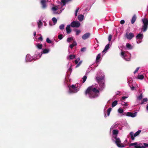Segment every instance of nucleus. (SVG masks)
<instances>
[{
	"label": "nucleus",
	"mask_w": 148,
	"mask_h": 148,
	"mask_svg": "<svg viewBox=\"0 0 148 148\" xmlns=\"http://www.w3.org/2000/svg\"><path fill=\"white\" fill-rule=\"evenodd\" d=\"M118 133V131L117 130H113L112 131V133L113 135V136H117V135Z\"/></svg>",
	"instance_id": "16"
},
{
	"label": "nucleus",
	"mask_w": 148,
	"mask_h": 148,
	"mask_svg": "<svg viewBox=\"0 0 148 148\" xmlns=\"http://www.w3.org/2000/svg\"><path fill=\"white\" fill-rule=\"evenodd\" d=\"M130 146H134V148H145V147H148V144L136 142L130 144Z\"/></svg>",
	"instance_id": "2"
},
{
	"label": "nucleus",
	"mask_w": 148,
	"mask_h": 148,
	"mask_svg": "<svg viewBox=\"0 0 148 148\" xmlns=\"http://www.w3.org/2000/svg\"><path fill=\"white\" fill-rule=\"evenodd\" d=\"M80 58H77L76 60H75V62L76 64H77L78 62L80 60Z\"/></svg>",
	"instance_id": "40"
},
{
	"label": "nucleus",
	"mask_w": 148,
	"mask_h": 148,
	"mask_svg": "<svg viewBox=\"0 0 148 148\" xmlns=\"http://www.w3.org/2000/svg\"><path fill=\"white\" fill-rule=\"evenodd\" d=\"M112 109L111 108H108L107 110V116H109L110 112L111 110ZM105 117H106L107 116L105 114Z\"/></svg>",
	"instance_id": "24"
},
{
	"label": "nucleus",
	"mask_w": 148,
	"mask_h": 148,
	"mask_svg": "<svg viewBox=\"0 0 148 148\" xmlns=\"http://www.w3.org/2000/svg\"><path fill=\"white\" fill-rule=\"evenodd\" d=\"M130 88L132 90H133L134 89V87L133 86L132 87H130Z\"/></svg>",
	"instance_id": "54"
},
{
	"label": "nucleus",
	"mask_w": 148,
	"mask_h": 148,
	"mask_svg": "<svg viewBox=\"0 0 148 148\" xmlns=\"http://www.w3.org/2000/svg\"><path fill=\"white\" fill-rule=\"evenodd\" d=\"M123 110L121 108H120L118 110V112L120 114H122L123 112Z\"/></svg>",
	"instance_id": "32"
},
{
	"label": "nucleus",
	"mask_w": 148,
	"mask_h": 148,
	"mask_svg": "<svg viewBox=\"0 0 148 148\" xmlns=\"http://www.w3.org/2000/svg\"><path fill=\"white\" fill-rule=\"evenodd\" d=\"M126 47L129 49H132V46L129 43H127L126 44Z\"/></svg>",
	"instance_id": "33"
},
{
	"label": "nucleus",
	"mask_w": 148,
	"mask_h": 148,
	"mask_svg": "<svg viewBox=\"0 0 148 148\" xmlns=\"http://www.w3.org/2000/svg\"><path fill=\"white\" fill-rule=\"evenodd\" d=\"M147 109L148 110V105H147Z\"/></svg>",
	"instance_id": "57"
},
{
	"label": "nucleus",
	"mask_w": 148,
	"mask_h": 148,
	"mask_svg": "<svg viewBox=\"0 0 148 148\" xmlns=\"http://www.w3.org/2000/svg\"><path fill=\"white\" fill-rule=\"evenodd\" d=\"M80 25V23L79 21H74L71 22V26L72 27H79Z\"/></svg>",
	"instance_id": "9"
},
{
	"label": "nucleus",
	"mask_w": 148,
	"mask_h": 148,
	"mask_svg": "<svg viewBox=\"0 0 148 148\" xmlns=\"http://www.w3.org/2000/svg\"><path fill=\"white\" fill-rule=\"evenodd\" d=\"M62 7H60L59 5L55 6L52 8V10L53 13L54 14H58L61 13L62 10Z\"/></svg>",
	"instance_id": "3"
},
{
	"label": "nucleus",
	"mask_w": 148,
	"mask_h": 148,
	"mask_svg": "<svg viewBox=\"0 0 148 148\" xmlns=\"http://www.w3.org/2000/svg\"><path fill=\"white\" fill-rule=\"evenodd\" d=\"M52 21L54 23L53 25H55L57 23V20L56 18L53 17L52 19Z\"/></svg>",
	"instance_id": "34"
},
{
	"label": "nucleus",
	"mask_w": 148,
	"mask_h": 148,
	"mask_svg": "<svg viewBox=\"0 0 148 148\" xmlns=\"http://www.w3.org/2000/svg\"><path fill=\"white\" fill-rule=\"evenodd\" d=\"M73 40V37H70L68 38L67 40V41L68 42H69L72 40Z\"/></svg>",
	"instance_id": "28"
},
{
	"label": "nucleus",
	"mask_w": 148,
	"mask_h": 148,
	"mask_svg": "<svg viewBox=\"0 0 148 148\" xmlns=\"http://www.w3.org/2000/svg\"><path fill=\"white\" fill-rule=\"evenodd\" d=\"M117 126V124H113L111 127L110 130L112 129V130L115 128Z\"/></svg>",
	"instance_id": "35"
},
{
	"label": "nucleus",
	"mask_w": 148,
	"mask_h": 148,
	"mask_svg": "<svg viewBox=\"0 0 148 148\" xmlns=\"http://www.w3.org/2000/svg\"><path fill=\"white\" fill-rule=\"evenodd\" d=\"M50 49H45L43 50V51L42 53H41L40 54H39L38 55V58H39L41 57V56L42 55V53H48L50 51Z\"/></svg>",
	"instance_id": "13"
},
{
	"label": "nucleus",
	"mask_w": 148,
	"mask_h": 148,
	"mask_svg": "<svg viewBox=\"0 0 148 148\" xmlns=\"http://www.w3.org/2000/svg\"><path fill=\"white\" fill-rule=\"evenodd\" d=\"M84 49L83 48H82L81 49V51H83V50H84Z\"/></svg>",
	"instance_id": "56"
},
{
	"label": "nucleus",
	"mask_w": 148,
	"mask_h": 148,
	"mask_svg": "<svg viewBox=\"0 0 148 148\" xmlns=\"http://www.w3.org/2000/svg\"><path fill=\"white\" fill-rule=\"evenodd\" d=\"M139 69V67H138L136 68V70L134 71V74L136 73H137V72L138 71Z\"/></svg>",
	"instance_id": "51"
},
{
	"label": "nucleus",
	"mask_w": 148,
	"mask_h": 148,
	"mask_svg": "<svg viewBox=\"0 0 148 148\" xmlns=\"http://www.w3.org/2000/svg\"><path fill=\"white\" fill-rule=\"evenodd\" d=\"M75 56L74 55H71L68 56L67 58L69 59H73L75 58Z\"/></svg>",
	"instance_id": "20"
},
{
	"label": "nucleus",
	"mask_w": 148,
	"mask_h": 148,
	"mask_svg": "<svg viewBox=\"0 0 148 148\" xmlns=\"http://www.w3.org/2000/svg\"><path fill=\"white\" fill-rule=\"evenodd\" d=\"M121 101V104L122 106H123L124 107L128 106V105L127 103L124 102L123 101Z\"/></svg>",
	"instance_id": "26"
},
{
	"label": "nucleus",
	"mask_w": 148,
	"mask_h": 148,
	"mask_svg": "<svg viewBox=\"0 0 148 148\" xmlns=\"http://www.w3.org/2000/svg\"><path fill=\"white\" fill-rule=\"evenodd\" d=\"M136 19V16L134 15L132 17L131 20V23L132 24L134 23Z\"/></svg>",
	"instance_id": "19"
},
{
	"label": "nucleus",
	"mask_w": 148,
	"mask_h": 148,
	"mask_svg": "<svg viewBox=\"0 0 148 148\" xmlns=\"http://www.w3.org/2000/svg\"><path fill=\"white\" fill-rule=\"evenodd\" d=\"M39 58L38 57H36L35 56L34 57H32L30 55L27 54L26 56V60L27 61H31L33 59H36Z\"/></svg>",
	"instance_id": "8"
},
{
	"label": "nucleus",
	"mask_w": 148,
	"mask_h": 148,
	"mask_svg": "<svg viewBox=\"0 0 148 148\" xmlns=\"http://www.w3.org/2000/svg\"><path fill=\"white\" fill-rule=\"evenodd\" d=\"M143 37V34H139L136 36V38H138L139 39H142Z\"/></svg>",
	"instance_id": "17"
},
{
	"label": "nucleus",
	"mask_w": 148,
	"mask_h": 148,
	"mask_svg": "<svg viewBox=\"0 0 148 148\" xmlns=\"http://www.w3.org/2000/svg\"><path fill=\"white\" fill-rule=\"evenodd\" d=\"M137 78L140 79H143L144 78V76L143 75H138Z\"/></svg>",
	"instance_id": "30"
},
{
	"label": "nucleus",
	"mask_w": 148,
	"mask_h": 148,
	"mask_svg": "<svg viewBox=\"0 0 148 148\" xmlns=\"http://www.w3.org/2000/svg\"><path fill=\"white\" fill-rule=\"evenodd\" d=\"M115 140L113 139V141L115 142L117 146L119 147H125V145L121 143V141L119 138L117 136H113Z\"/></svg>",
	"instance_id": "4"
},
{
	"label": "nucleus",
	"mask_w": 148,
	"mask_h": 148,
	"mask_svg": "<svg viewBox=\"0 0 148 148\" xmlns=\"http://www.w3.org/2000/svg\"><path fill=\"white\" fill-rule=\"evenodd\" d=\"M110 47V45L109 44H107L105 46L104 49L102 51L103 52H104L106 51Z\"/></svg>",
	"instance_id": "21"
},
{
	"label": "nucleus",
	"mask_w": 148,
	"mask_h": 148,
	"mask_svg": "<svg viewBox=\"0 0 148 148\" xmlns=\"http://www.w3.org/2000/svg\"><path fill=\"white\" fill-rule=\"evenodd\" d=\"M64 25L63 24L59 26V28L60 29H63L64 28Z\"/></svg>",
	"instance_id": "43"
},
{
	"label": "nucleus",
	"mask_w": 148,
	"mask_h": 148,
	"mask_svg": "<svg viewBox=\"0 0 148 148\" xmlns=\"http://www.w3.org/2000/svg\"><path fill=\"white\" fill-rule=\"evenodd\" d=\"M50 25H52L50 23Z\"/></svg>",
	"instance_id": "59"
},
{
	"label": "nucleus",
	"mask_w": 148,
	"mask_h": 148,
	"mask_svg": "<svg viewBox=\"0 0 148 148\" xmlns=\"http://www.w3.org/2000/svg\"><path fill=\"white\" fill-rule=\"evenodd\" d=\"M121 57L125 60L129 61L130 60V54L128 53L125 51H122L121 53Z\"/></svg>",
	"instance_id": "5"
},
{
	"label": "nucleus",
	"mask_w": 148,
	"mask_h": 148,
	"mask_svg": "<svg viewBox=\"0 0 148 148\" xmlns=\"http://www.w3.org/2000/svg\"><path fill=\"white\" fill-rule=\"evenodd\" d=\"M66 0H62L61 4L62 5L64 6L66 4V3L67 2Z\"/></svg>",
	"instance_id": "36"
},
{
	"label": "nucleus",
	"mask_w": 148,
	"mask_h": 148,
	"mask_svg": "<svg viewBox=\"0 0 148 148\" xmlns=\"http://www.w3.org/2000/svg\"><path fill=\"white\" fill-rule=\"evenodd\" d=\"M120 23L121 24H123L125 23V21L123 20H122L121 21Z\"/></svg>",
	"instance_id": "52"
},
{
	"label": "nucleus",
	"mask_w": 148,
	"mask_h": 148,
	"mask_svg": "<svg viewBox=\"0 0 148 148\" xmlns=\"http://www.w3.org/2000/svg\"><path fill=\"white\" fill-rule=\"evenodd\" d=\"M100 58V54H99L97 57H96V60L97 61Z\"/></svg>",
	"instance_id": "45"
},
{
	"label": "nucleus",
	"mask_w": 148,
	"mask_h": 148,
	"mask_svg": "<svg viewBox=\"0 0 148 148\" xmlns=\"http://www.w3.org/2000/svg\"><path fill=\"white\" fill-rule=\"evenodd\" d=\"M87 78V77L86 76H84L82 78V82L83 83H84Z\"/></svg>",
	"instance_id": "42"
},
{
	"label": "nucleus",
	"mask_w": 148,
	"mask_h": 148,
	"mask_svg": "<svg viewBox=\"0 0 148 148\" xmlns=\"http://www.w3.org/2000/svg\"><path fill=\"white\" fill-rule=\"evenodd\" d=\"M38 39L39 40H40L41 41H42V36H41L40 37H39L38 38Z\"/></svg>",
	"instance_id": "53"
},
{
	"label": "nucleus",
	"mask_w": 148,
	"mask_h": 148,
	"mask_svg": "<svg viewBox=\"0 0 148 148\" xmlns=\"http://www.w3.org/2000/svg\"><path fill=\"white\" fill-rule=\"evenodd\" d=\"M58 38L60 39V40H61L62 39V38H63V37H62V35H59L58 36Z\"/></svg>",
	"instance_id": "50"
},
{
	"label": "nucleus",
	"mask_w": 148,
	"mask_h": 148,
	"mask_svg": "<svg viewBox=\"0 0 148 148\" xmlns=\"http://www.w3.org/2000/svg\"><path fill=\"white\" fill-rule=\"evenodd\" d=\"M76 32V35H77L79 34L81 32V31L80 30H75Z\"/></svg>",
	"instance_id": "41"
},
{
	"label": "nucleus",
	"mask_w": 148,
	"mask_h": 148,
	"mask_svg": "<svg viewBox=\"0 0 148 148\" xmlns=\"http://www.w3.org/2000/svg\"><path fill=\"white\" fill-rule=\"evenodd\" d=\"M130 134L132 139L133 140H134V137L135 136H134V133L132 132H131L130 133Z\"/></svg>",
	"instance_id": "22"
},
{
	"label": "nucleus",
	"mask_w": 148,
	"mask_h": 148,
	"mask_svg": "<svg viewBox=\"0 0 148 148\" xmlns=\"http://www.w3.org/2000/svg\"><path fill=\"white\" fill-rule=\"evenodd\" d=\"M127 97H126L124 96L122 97L121 99V101H123V100H124L125 99L127 98Z\"/></svg>",
	"instance_id": "48"
},
{
	"label": "nucleus",
	"mask_w": 148,
	"mask_h": 148,
	"mask_svg": "<svg viewBox=\"0 0 148 148\" xmlns=\"http://www.w3.org/2000/svg\"><path fill=\"white\" fill-rule=\"evenodd\" d=\"M125 37L127 39L130 40L134 37V34L132 33H127L125 35Z\"/></svg>",
	"instance_id": "10"
},
{
	"label": "nucleus",
	"mask_w": 148,
	"mask_h": 148,
	"mask_svg": "<svg viewBox=\"0 0 148 148\" xmlns=\"http://www.w3.org/2000/svg\"><path fill=\"white\" fill-rule=\"evenodd\" d=\"M112 39V35L111 34L109 35L108 38V40L109 41H110Z\"/></svg>",
	"instance_id": "47"
},
{
	"label": "nucleus",
	"mask_w": 148,
	"mask_h": 148,
	"mask_svg": "<svg viewBox=\"0 0 148 148\" xmlns=\"http://www.w3.org/2000/svg\"><path fill=\"white\" fill-rule=\"evenodd\" d=\"M36 45L37 47L39 49H41L42 48V44L38 43L36 44Z\"/></svg>",
	"instance_id": "25"
},
{
	"label": "nucleus",
	"mask_w": 148,
	"mask_h": 148,
	"mask_svg": "<svg viewBox=\"0 0 148 148\" xmlns=\"http://www.w3.org/2000/svg\"><path fill=\"white\" fill-rule=\"evenodd\" d=\"M136 112L132 113L130 112H127L125 113L124 115H126L127 116H130L132 117H134L136 116Z\"/></svg>",
	"instance_id": "11"
},
{
	"label": "nucleus",
	"mask_w": 148,
	"mask_h": 148,
	"mask_svg": "<svg viewBox=\"0 0 148 148\" xmlns=\"http://www.w3.org/2000/svg\"><path fill=\"white\" fill-rule=\"evenodd\" d=\"M48 0H42L41 1V3L42 5V8L43 9H45L46 8L47 5L46 4L45 2L48 1Z\"/></svg>",
	"instance_id": "12"
},
{
	"label": "nucleus",
	"mask_w": 148,
	"mask_h": 148,
	"mask_svg": "<svg viewBox=\"0 0 148 148\" xmlns=\"http://www.w3.org/2000/svg\"><path fill=\"white\" fill-rule=\"evenodd\" d=\"M79 10V8H77L76 10L75 11V15L76 16H77V12Z\"/></svg>",
	"instance_id": "49"
},
{
	"label": "nucleus",
	"mask_w": 148,
	"mask_h": 148,
	"mask_svg": "<svg viewBox=\"0 0 148 148\" xmlns=\"http://www.w3.org/2000/svg\"><path fill=\"white\" fill-rule=\"evenodd\" d=\"M148 100L147 99V98H145L143 100L142 103H141V104H143L145 102H146Z\"/></svg>",
	"instance_id": "39"
},
{
	"label": "nucleus",
	"mask_w": 148,
	"mask_h": 148,
	"mask_svg": "<svg viewBox=\"0 0 148 148\" xmlns=\"http://www.w3.org/2000/svg\"><path fill=\"white\" fill-rule=\"evenodd\" d=\"M82 61H80L78 64L77 65V66H76V68H77L78 67L79 65L81 64L82 63Z\"/></svg>",
	"instance_id": "46"
},
{
	"label": "nucleus",
	"mask_w": 148,
	"mask_h": 148,
	"mask_svg": "<svg viewBox=\"0 0 148 148\" xmlns=\"http://www.w3.org/2000/svg\"><path fill=\"white\" fill-rule=\"evenodd\" d=\"M142 21L143 23V28L144 32H145L147 30L148 26V19L144 18L142 19Z\"/></svg>",
	"instance_id": "6"
},
{
	"label": "nucleus",
	"mask_w": 148,
	"mask_h": 148,
	"mask_svg": "<svg viewBox=\"0 0 148 148\" xmlns=\"http://www.w3.org/2000/svg\"><path fill=\"white\" fill-rule=\"evenodd\" d=\"M77 45L76 42L75 41H74L73 43L70 45L69 47L71 48H73L74 46H76Z\"/></svg>",
	"instance_id": "23"
},
{
	"label": "nucleus",
	"mask_w": 148,
	"mask_h": 148,
	"mask_svg": "<svg viewBox=\"0 0 148 148\" xmlns=\"http://www.w3.org/2000/svg\"><path fill=\"white\" fill-rule=\"evenodd\" d=\"M118 103V101H114L112 103V107H115L117 104Z\"/></svg>",
	"instance_id": "29"
},
{
	"label": "nucleus",
	"mask_w": 148,
	"mask_h": 148,
	"mask_svg": "<svg viewBox=\"0 0 148 148\" xmlns=\"http://www.w3.org/2000/svg\"><path fill=\"white\" fill-rule=\"evenodd\" d=\"M76 85H72L71 86H68L69 90L70 93L76 92L79 90V88H77Z\"/></svg>",
	"instance_id": "7"
},
{
	"label": "nucleus",
	"mask_w": 148,
	"mask_h": 148,
	"mask_svg": "<svg viewBox=\"0 0 148 148\" xmlns=\"http://www.w3.org/2000/svg\"><path fill=\"white\" fill-rule=\"evenodd\" d=\"M90 34L89 33H87L84 34L82 37L83 40H86L90 36Z\"/></svg>",
	"instance_id": "14"
},
{
	"label": "nucleus",
	"mask_w": 148,
	"mask_h": 148,
	"mask_svg": "<svg viewBox=\"0 0 148 148\" xmlns=\"http://www.w3.org/2000/svg\"><path fill=\"white\" fill-rule=\"evenodd\" d=\"M141 130H138L134 134V136L136 137L141 132Z\"/></svg>",
	"instance_id": "31"
},
{
	"label": "nucleus",
	"mask_w": 148,
	"mask_h": 148,
	"mask_svg": "<svg viewBox=\"0 0 148 148\" xmlns=\"http://www.w3.org/2000/svg\"><path fill=\"white\" fill-rule=\"evenodd\" d=\"M47 42L49 43H51L52 42V41L51 40H50L49 38H47L46 40Z\"/></svg>",
	"instance_id": "44"
},
{
	"label": "nucleus",
	"mask_w": 148,
	"mask_h": 148,
	"mask_svg": "<svg viewBox=\"0 0 148 148\" xmlns=\"http://www.w3.org/2000/svg\"><path fill=\"white\" fill-rule=\"evenodd\" d=\"M71 25H68L66 28V32L67 34H69L71 33V29L70 28Z\"/></svg>",
	"instance_id": "15"
},
{
	"label": "nucleus",
	"mask_w": 148,
	"mask_h": 148,
	"mask_svg": "<svg viewBox=\"0 0 148 148\" xmlns=\"http://www.w3.org/2000/svg\"><path fill=\"white\" fill-rule=\"evenodd\" d=\"M136 38V42L137 43L139 44L142 41V39H139L138 38Z\"/></svg>",
	"instance_id": "38"
},
{
	"label": "nucleus",
	"mask_w": 148,
	"mask_h": 148,
	"mask_svg": "<svg viewBox=\"0 0 148 148\" xmlns=\"http://www.w3.org/2000/svg\"><path fill=\"white\" fill-rule=\"evenodd\" d=\"M71 68H70V69H69V71H71Z\"/></svg>",
	"instance_id": "58"
},
{
	"label": "nucleus",
	"mask_w": 148,
	"mask_h": 148,
	"mask_svg": "<svg viewBox=\"0 0 148 148\" xmlns=\"http://www.w3.org/2000/svg\"><path fill=\"white\" fill-rule=\"evenodd\" d=\"M38 25V27L40 28L42 25V23L40 20H38L37 22Z\"/></svg>",
	"instance_id": "27"
},
{
	"label": "nucleus",
	"mask_w": 148,
	"mask_h": 148,
	"mask_svg": "<svg viewBox=\"0 0 148 148\" xmlns=\"http://www.w3.org/2000/svg\"><path fill=\"white\" fill-rule=\"evenodd\" d=\"M78 19L79 21H82L84 19V16L83 15L80 14L78 16Z\"/></svg>",
	"instance_id": "18"
},
{
	"label": "nucleus",
	"mask_w": 148,
	"mask_h": 148,
	"mask_svg": "<svg viewBox=\"0 0 148 148\" xmlns=\"http://www.w3.org/2000/svg\"><path fill=\"white\" fill-rule=\"evenodd\" d=\"M103 75H102L101 77L97 76L96 80L99 83V86L98 85H92L89 87L86 90L85 94L86 95L91 99L97 97L99 95L100 90H102L104 88Z\"/></svg>",
	"instance_id": "1"
},
{
	"label": "nucleus",
	"mask_w": 148,
	"mask_h": 148,
	"mask_svg": "<svg viewBox=\"0 0 148 148\" xmlns=\"http://www.w3.org/2000/svg\"><path fill=\"white\" fill-rule=\"evenodd\" d=\"M34 36H35L36 35V32H34Z\"/></svg>",
	"instance_id": "55"
},
{
	"label": "nucleus",
	"mask_w": 148,
	"mask_h": 148,
	"mask_svg": "<svg viewBox=\"0 0 148 148\" xmlns=\"http://www.w3.org/2000/svg\"><path fill=\"white\" fill-rule=\"evenodd\" d=\"M143 95L142 94H141L140 96L137 97V99L138 100H140L143 98Z\"/></svg>",
	"instance_id": "37"
}]
</instances>
